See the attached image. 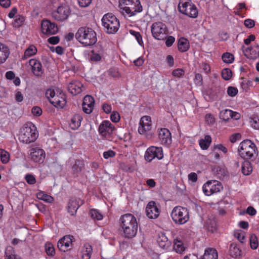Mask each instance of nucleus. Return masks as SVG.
Masks as SVG:
<instances>
[{
  "mask_svg": "<svg viewBox=\"0 0 259 259\" xmlns=\"http://www.w3.org/2000/svg\"><path fill=\"white\" fill-rule=\"evenodd\" d=\"M120 225L123 235L126 238H133L138 231V223L135 217L131 213H126L121 216Z\"/></svg>",
  "mask_w": 259,
  "mask_h": 259,
  "instance_id": "nucleus-1",
  "label": "nucleus"
},
{
  "mask_svg": "<svg viewBox=\"0 0 259 259\" xmlns=\"http://www.w3.org/2000/svg\"><path fill=\"white\" fill-rule=\"evenodd\" d=\"M76 39L85 46L94 45L97 40L96 32L91 28L80 27L75 33Z\"/></svg>",
  "mask_w": 259,
  "mask_h": 259,
  "instance_id": "nucleus-2",
  "label": "nucleus"
},
{
  "mask_svg": "<svg viewBox=\"0 0 259 259\" xmlns=\"http://www.w3.org/2000/svg\"><path fill=\"white\" fill-rule=\"evenodd\" d=\"M119 8L120 11L130 17L136 15L142 11L139 0H119Z\"/></svg>",
  "mask_w": 259,
  "mask_h": 259,
  "instance_id": "nucleus-3",
  "label": "nucleus"
},
{
  "mask_svg": "<svg viewBox=\"0 0 259 259\" xmlns=\"http://www.w3.org/2000/svg\"><path fill=\"white\" fill-rule=\"evenodd\" d=\"M104 30L109 34H113L118 30L120 24L117 18L111 13L104 15L102 19Z\"/></svg>",
  "mask_w": 259,
  "mask_h": 259,
  "instance_id": "nucleus-4",
  "label": "nucleus"
},
{
  "mask_svg": "<svg viewBox=\"0 0 259 259\" xmlns=\"http://www.w3.org/2000/svg\"><path fill=\"white\" fill-rule=\"evenodd\" d=\"M38 134L34 124L22 128L19 135V140L26 144L34 142L37 138Z\"/></svg>",
  "mask_w": 259,
  "mask_h": 259,
  "instance_id": "nucleus-5",
  "label": "nucleus"
},
{
  "mask_svg": "<svg viewBox=\"0 0 259 259\" xmlns=\"http://www.w3.org/2000/svg\"><path fill=\"white\" fill-rule=\"evenodd\" d=\"M170 217L176 224L183 225L189 220V211L186 207L177 206L172 209Z\"/></svg>",
  "mask_w": 259,
  "mask_h": 259,
  "instance_id": "nucleus-6",
  "label": "nucleus"
},
{
  "mask_svg": "<svg viewBox=\"0 0 259 259\" xmlns=\"http://www.w3.org/2000/svg\"><path fill=\"white\" fill-rule=\"evenodd\" d=\"M256 151L255 144L249 140L242 141L239 145L238 152L240 156L244 159H250L254 155Z\"/></svg>",
  "mask_w": 259,
  "mask_h": 259,
  "instance_id": "nucleus-7",
  "label": "nucleus"
},
{
  "mask_svg": "<svg viewBox=\"0 0 259 259\" xmlns=\"http://www.w3.org/2000/svg\"><path fill=\"white\" fill-rule=\"evenodd\" d=\"M178 9L180 13L190 18H195L198 16L197 7L190 0H180Z\"/></svg>",
  "mask_w": 259,
  "mask_h": 259,
  "instance_id": "nucleus-8",
  "label": "nucleus"
},
{
  "mask_svg": "<svg viewBox=\"0 0 259 259\" xmlns=\"http://www.w3.org/2000/svg\"><path fill=\"white\" fill-rule=\"evenodd\" d=\"M46 96L50 102L56 108H63L66 105V97L63 94L56 95L54 90L49 89L46 91Z\"/></svg>",
  "mask_w": 259,
  "mask_h": 259,
  "instance_id": "nucleus-9",
  "label": "nucleus"
},
{
  "mask_svg": "<svg viewBox=\"0 0 259 259\" xmlns=\"http://www.w3.org/2000/svg\"><path fill=\"white\" fill-rule=\"evenodd\" d=\"M151 30L152 36L156 39L163 40L166 37V26L161 22L154 23L151 26Z\"/></svg>",
  "mask_w": 259,
  "mask_h": 259,
  "instance_id": "nucleus-10",
  "label": "nucleus"
},
{
  "mask_svg": "<svg viewBox=\"0 0 259 259\" xmlns=\"http://www.w3.org/2000/svg\"><path fill=\"white\" fill-rule=\"evenodd\" d=\"M223 189L222 183L217 180L208 181L202 187L203 193L207 196H210L214 193L220 192Z\"/></svg>",
  "mask_w": 259,
  "mask_h": 259,
  "instance_id": "nucleus-11",
  "label": "nucleus"
},
{
  "mask_svg": "<svg viewBox=\"0 0 259 259\" xmlns=\"http://www.w3.org/2000/svg\"><path fill=\"white\" fill-rule=\"evenodd\" d=\"M70 14V9L66 5L60 6L52 12L53 18L58 21H63L68 18Z\"/></svg>",
  "mask_w": 259,
  "mask_h": 259,
  "instance_id": "nucleus-12",
  "label": "nucleus"
},
{
  "mask_svg": "<svg viewBox=\"0 0 259 259\" xmlns=\"http://www.w3.org/2000/svg\"><path fill=\"white\" fill-rule=\"evenodd\" d=\"M114 129V125L109 121L104 120L99 125L98 132L102 137L109 140Z\"/></svg>",
  "mask_w": 259,
  "mask_h": 259,
  "instance_id": "nucleus-13",
  "label": "nucleus"
},
{
  "mask_svg": "<svg viewBox=\"0 0 259 259\" xmlns=\"http://www.w3.org/2000/svg\"><path fill=\"white\" fill-rule=\"evenodd\" d=\"M160 212V206L155 201H151L147 204L146 207V214L151 219H155L158 217Z\"/></svg>",
  "mask_w": 259,
  "mask_h": 259,
  "instance_id": "nucleus-14",
  "label": "nucleus"
},
{
  "mask_svg": "<svg viewBox=\"0 0 259 259\" xmlns=\"http://www.w3.org/2000/svg\"><path fill=\"white\" fill-rule=\"evenodd\" d=\"M163 152L161 147L151 146L148 148L145 154V159L148 161H151L155 158L161 159L163 158Z\"/></svg>",
  "mask_w": 259,
  "mask_h": 259,
  "instance_id": "nucleus-15",
  "label": "nucleus"
},
{
  "mask_svg": "<svg viewBox=\"0 0 259 259\" xmlns=\"http://www.w3.org/2000/svg\"><path fill=\"white\" fill-rule=\"evenodd\" d=\"M57 26L48 20H43L41 23V31L46 35H53L58 31Z\"/></svg>",
  "mask_w": 259,
  "mask_h": 259,
  "instance_id": "nucleus-16",
  "label": "nucleus"
},
{
  "mask_svg": "<svg viewBox=\"0 0 259 259\" xmlns=\"http://www.w3.org/2000/svg\"><path fill=\"white\" fill-rule=\"evenodd\" d=\"M31 159L35 162L42 163L46 157L45 151L39 147H32L30 150Z\"/></svg>",
  "mask_w": 259,
  "mask_h": 259,
  "instance_id": "nucleus-17",
  "label": "nucleus"
},
{
  "mask_svg": "<svg viewBox=\"0 0 259 259\" xmlns=\"http://www.w3.org/2000/svg\"><path fill=\"white\" fill-rule=\"evenodd\" d=\"M152 128L151 118L149 116H143L140 121L138 132L140 134H146Z\"/></svg>",
  "mask_w": 259,
  "mask_h": 259,
  "instance_id": "nucleus-18",
  "label": "nucleus"
},
{
  "mask_svg": "<svg viewBox=\"0 0 259 259\" xmlns=\"http://www.w3.org/2000/svg\"><path fill=\"white\" fill-rule=\"evenodd\" d=\"M74 237L72 235H65L58 242L57 247L62 251H66L70 249Z\"/></svg>",
  "mask_w": 259,
  "mask_h": 259,
  "instance_id": "nucleus-19",
  "label": "nucleus"
},
{
  "mask_svg": "<svg viewBox=\"0 0 259 259\" xmlns=\"http://www.w3.org/2000/svg\"><path fill=\"white\" fill-rule=\"evenodd\" d=\"M158 139L161 144L168 146L171 143V133L166 128H162L159 130Z\"/></svg>",
  "mask_w": 259,
  "mask_h": 259,
  "instance_id": "nucleus-20",
  "label": "nucleus"
},
{
  "mask_svg": "<svg viewBox=\"0 0 259 259\" xmlns=\"http://www.w3.org/2000/svg\"><path fill=\"white\" fill-rule=\"evenodd\" d=\"M83 203V200L80 198H72L70 199L68 205V211L71 215H74L78 208Z\"/></svg>",
  "mask_w": 259,
  "mask_h": 259,
  "instance_id": "nucleus-21",
  "label": "nucleus"
},
{
  "mask_svg": "<svg viewBox=\"0 0 259 259\" xmlns=\"http://www.w3.org/2000/svg\"><path fill=\"white\" fill-rule=\"evenodd\" d=\"M95 101L93 97L87 95L84 97L82 106L83 111L87 114H90L93 110Z\"/></svg>",
  "mask_w": 259,
  "mask_h": 259,
  "instance_id": "nucleus-22",
  "label": "nucleus"
},
{
  "mask_svg": "<svg viewBox=\"0 0 259 259\" xmlns=\"http://www.w3.org/2000/svg\"><path fill=\"white\" fill-rule=\"evenodd\" d=\"M244 55L250 59H255L259 57V46L254 45L243 50Z\"/></svg>",
  "mask_w": 259,
  "mask_h": 259,
  "instance_id": "nucleus-23",
  "label": "nucleus"
},
{
  "mask_svg": "<svg viewBox=\"0 0 259 259\" xmlns=\"http://www.w3.org/2000/svg\"><path fill=\"white\" fill-rule=\"evenodd\" d=\"M82 88V84L78 81H72L68 85L69 92L73 95H76L81 93Z\"/></svg>",
  "mask_w": 259,
  "mask_h": 259,
  "instance_id": "nucleus-24",
  "label": "nucleus"
},
{
  "mask_svg": "<svg viewBox=\"0 0 259 259\" xmlns=\"http://www.w3.org/2000/svg\"><path fill=\"white\" fill-rule=\"evenodd\" d=\"M29 65L31 66V70L36 76H40L42 73V66L39 61L36 59H31Z\"/></svg>",
  "mask_w": 259,
  "mask_h": 259,
  "instance_id": "nucleus-25",
  "label": "nucleus"
},
{
  "mask_svg": "<svg viewBox=\"0 0 259 259\" xmlns=\"http://www.w3.org/2000/svg\"><path fill=\"white\" fill-rule=\"evenodd\" d=\"M84 169V164L83 161L76 160L73 165L71 171L73 175L78 177L81 174L82 171Z\"/></svg>",
  "mask_w": 259,
  "mask_h": 259,
  "instance_id": "nucleus-26",
  "label": "nucleus"
},
{
  "mask_svg": "<svg viewBox=\"0 0 259 259\" xmlns=\"http://www.w3.org/2000/svg\"><path fill=\"white\" fill-rule=\"evenodd\" d=\"M218 255L216 249L208 248L205 249L204 253L200 259H218Z\"/></svg>",
  "mask_w": 259,
  "mask_h": 259,
  "instance_id": "nucleus-27",
  "label": "nucleus"
},
{
  "mask_svg": "<svg viewBox=\"0 0 259 259\" xmlns=\"http://www.w3.org/2000/svg\"><path fill=\"white\" fill-rule=\"evenodd\" d=\"M82 117L79 114H74L71 119L70 126L72 130L77 129L81 124Z\"/></svg>",
  "mask_w": 259,
  "mask_h": 259,
  "instance_id": "nucleus-28",
  "label": "nucleus"
},
{
  "mask_svg": "<svg viewBox=\"0 0 259 259\" xmlns=\"http://www.w3.org/2000/svg\"><path fill=\"white\" fill-rule=\"evenodd\" d=\"M10 54L7 46L0 42V63H4Z\"/></svg>",
  "mask_w": 259,
  "mask_h": 259,
  "instance_id": "nucleus-29",
  "label": "nucleus"
},
{
  "mask_svg": "<svg viewBox=\"0 0 259 259\" xmlns=\"http://www.w3.org/2000/svg\"><path fill=\"white\" fill-rule=\"evenodd\" d=\"M179 50L181 52H185L188 51L190 48L188 40L184 37H181L178 42Z\"/></svg>",
  "mask_w": 259,
  "mask_h": 259,
  "instance_id": "nucleus-30",
  "label": "nucleus"
},
{
  "mask_svg": "<svg viewBox=\"0 0 259 259\" xmlns=\"http://www.w3.org/2000/svg\"><path fill=\"white\" fill-rule=\"evenodd\" d=\"M157 243L159 246L163 249L167 248L169 245V241L167 237L163 233H161L159 235L157 238Z\"/></svg>",
  "mask_w": 259,
  "mask_h": 259,
  "instance_id": "nucleus-31",
  "label": "nucleus"
},
{
  "mask_svg": "<svg viewBox=\"0 0 259 259\" xmlns=\"http://www.w3.org/2000/svg\"><path fill=\"white\" fill-rule=\"evenodd\" d=\"M229 254L233 257L240 256L241 250L238 245L235 243H232L229 247Z\"/></svg>",
  "mask_w": 259,
  "mask_h": 259,
  "instance_id": "nucleus-32",
  "label": "nucleus"
},
{
  "mask_svg": "<svg viewBox=\"0 0 259 259\" xmlns=\"http://www.w3.org/2000/svg\"><path fill=\"white\" fill-rule=\"evenodd\" d=\"M211 138L209 135H206L203 139H201L199 141V144L202 150H207L211 143Z\"/></svg>",
  "mask_w": 259,
  "mask_h": 259,
  "instance_id": "nucleus-33",
  "label": "nucleus"
},
{
  "mask_svg": "<svg viewBox=\"0 0 259 259\" xmlns=\"http://www.w3.org/2000/svg\"><path fill=\"white\" fill-rule=\"evenodd\" d=\"M92 247L89 244H85L82 251V259H90L92 254Z\"/></svg>",
  "mask_w": 259,
  "mask_h": 259,
  "instance_id": "nucleus-34",
  "label": "nucleus"
},
{
  "mask_svg": "<svg viewBox=\"0 0 259 259\" xmlns=\"http://www.w3.org/2000/svg\"><path fill=\"white\" fill-rule=\"evenodd\" d=\"M242 172L244 175H249L252 170L251 163L248 161H245L242 164Z\"/></svg>",
  "mask_w": 259,
  "mask_h": 259,
  "instance_id": "nucleus-35",
  "label": "nucleus"
},
{
  "mask_svg": "<svg viewBox=\"0 0 259 259\" xmlns=\"http://www.w3.org/2000/svg\"><path fill=\"white\" fill-rule=\"evenodd\" d=\"M174 249L178 253H181L185 250V247L181 240L175 239L174 242Z\"/></svg>",
  "mask_w": 259,
  "mask_h": 259,
  "instance_id": "nucleus-36",
  "label": "nucleus"
},
{
  "mask_svg": "<svg viewBox=\"0 0 259 259\" xmlns=\"http://www.w3.org/2000/svg\"><path fill=\"white\" fill-rule=\"evenodd\" d=\"M36 48L33 45L30 46L29 48L25 50L23 58L25 59L28 57H30L33 55H34L35 54H36Z\"/></svg>",
  "mask_w": 259,
  "mask_h": 259,
  "instance_id": "nucleus-37",
  "label": "nucleus"
},
{
  "mask_svg": "<svg viewBox=\"0 0 259 259\" xmlns=\"http://www.w3.org/2000/svg\"><path fill=\"white\" fill-rule=\"evenodd\" d=\"M36 196L38 199L44 200L47 202H52L53 200L52 197L45 193L44 192L37 193Z\"/></svg>",
  "mask_w": 259,
  "mask_h": 259,
  "instance_id": "nucleus-38",
  "label": "nucleus"
},
{
  "mask_svg": "<svg viewBox=\"0 0 259 259\" xmlns=\"http://www.w3.org/2000/svg\"><path fill=\"white\" fill-rule=\"evenodd\" d=\"M90 215L94 220H101L103 219V215L97 209H92L90 211Z\"/></svg>",
  "mask_w": 259,
  "mask_h": 259,
  "instance_id": "nucleus-39",
  "label": "nucleus"
},
{
  "mask_svg": "<svg viewBox=\"0 0 259 259\" xmlns=\"http://www.w3.org/2000/svg\"><path fill=\"white\" fill-rule=\"evenodd\" d=\"M45 250L47 255L53 256L55 254V250L53 244L47 242L45 245Z\"/></svg>",
  "mask_w": 259,
  "mask_h": 259,
  "instance_id": "nucleus-40",
  "label": "nucleus"
},
{
  "mask_svg": "<svg viewBox=\"0 0 259 259\" xmlns=\"http://www.w3.org/2000/svg\"><path fill=\"white\" fill-rule=\"evenodd\" d=\"M0 157L2 163L6 164L9 161L10 154L6 151L0 149Z\"/></svg>",
  "mask_w": 259,
  "mask_h": 259,
  "instance_id": "nucleus-41",
  "label": "nucleus"
},
{
  "mask_svg": "<svg viewBox=\"0 0 259 259\" xmlns=\"http://www.w3.org/2000/svg\"><path fill=\"white\" fill-rule=\"evenodd\" d=\"M232 110L226 109L220 112V117L225 121L229 120L231 117Z\"/></svg>",
  "mask_w": 259,
  "mask_h": 259,
  "instance_id": "nucleus-42",
  "label": "nucleus"
},
{
  "mask_svg": "<svg viewBox=\"0 0 259 259\" xmlns=\"http://www.w3.org/2000/svg\"><path fill=\"white\" fill-rule=\"evenodd\" d=\"M223 61L226 63H231L234 60V56L230 53H224L222 56Z\"/></svg>",
  "mask_w": 259,
  "mask_h": 259,
  "instance_id": "nucleus-43",
  "label": "nucleus"
},
{
  "mask_svg": "<svg viewBox=\"0 0 259 259\" xmlns=\"http://www.w3.org/2000/svg\"><path fill=\"white\" fill-rule=\"evenodd\" d=\"M102 56L101 53H97L95 50H93L90 54V59L93 61H98L101 59Z\"/></svg>",
  "mask_w": 259,
  "mask_h": 259,
  "instance_id": "nucleus-44",
  "label": "nucleus"
},
{
  "mask_svg": "<svg viewBox=\"0 0 259 259\" xmlns=\"http://www.w3.org/2000/svg\"><path fill=\"white\" fill-rule=\"evenodd\" d=\"M232 75L231 70L229 68H225L223 69L222 71V77L226 80H229Z\"/></svg>",
  "mask_w": 259,
  "mask_h": 259,
  "instance_id": "nucleus-45",
  "label": "nucleus"
},
{
  "mask_svg": "<svg viewBox=\"0 0 259 259\" xmlns=\"http://www.w3.org/2000/svg\"><path fill=\"white\" fill-rule=\"evenodd\" d=\"M234 236L241 242L243 243L245 240V233L241 230H237L234 232Z\"/></svg>",
  "mask_w": 259,
  "mask_h": 259,
  "instance_id": "nucleus-46",
  "label": "nucleus"
},
{
  "mask_svg": "<svg viewBox=\"0 0 259 259\" xmlns=\"http://www.w3.org/2000/svg\"><path fill=\"white\" fill-rule=\"evenodd\" d=\"M250 245L252 249H256L258 246V240L255 235H251L250 238Z\"/></svg>",
  "mask_w": 259,
  "mask_h": 259,
  "instance_id": "nucleus-47",
  "label": "nucleus"
},
{
  "mask_svg": "<svg viewBox=\"0 0 259 259\" xmlns=\"http://www.w3.org/2000/svg\"><path fill=\"white\" fill-rule=\"evenodd\" d=\"M130 33L132 35H133L135 37L136 40H137V41H138V42L139 43V45L142 46L143 44V40H142V38L141 35L140 34V33L139 32L135 31H134L133 30H130Z\"/></svg>",
  "mask_w": 259,
  "mask_h": 259,
  "instance_id": "nucleus-48",
  "label": "nucleus"
},
{
  "mask_svg": "<svg viewBox=\"0 0 259 259\" xmlns=\"http://www.w3.org/2000/svg\"><path fill=\"white\" fill-rule=\"evenodd\" d=\"M25 180L28 184L33 185L36 183V181L34 176L32 174H27L25 176Z\"/></svg>",
  "mask_w": 259,
  "mask_h": 259,
  "instance_id": "nucleus-49",
  "label": "nucleus"
},
{
  "mask_svg": "<svg viewBox=\"0 0 259 259\" xmlns=\"http://www.w3.org/2000/svg\"><path fill=\"white\" fill-rule=\"evenodd\" d=\"M216 150L222 151L224 154H226L228 152L227 148L221 144L214 145L213 147V150Z\"/></svg>",
  "mask_w": 259,
  "mask_h": 259,
  "instance_id": "nucleus-50",
  "label": "nucleus"
},
{
  "mask_svg": "<svg viewBox=\"0 0 259 259\" xmlns=\"http://www.w3.org/2000/svg\"><path fill=\"white\" fill-rule=\"evenodd\" d=\"M41 109L38 106H34L31 109V113L34 116H39L42 114Z\"/></svg>",
  "mask_w": 259,
  "mask_h": 259,
  "instance_id": "nucleus-51",
  "label": "nucleus"
},
{
  "mask_svg": "<svg viewBox=\"0 0 259 259\" xmlns=\"http://www.w3.org/2000/svg\"><path fill=\"white\" fill-rule=\"evenodd\" d=\"M238 93V90L236 88L229 87L227 90V93L228 95L231 97L235 96Z\"/></svg>",
  "mask_w": 259,
  "mask_h": 259,
  "instance_id": "nucleus-52",
  "label": "nucleus"
},
{
  "mask_svg": "<svg viewBox=\"0 0 259 259\" xmlns=\"http://www.w3.org/2000/svg\"><path fill=\"white\" fill-rule=\"evenodd\" d=\"M115 155V152L111 150L105 151L103 153V157L105 159H108L109 158L114 157Z\"/></svg>",
  "mask_w": 259,
  "mask_h": 259,
  "instance_id": "nucleus-53",
  "label": "nucleus"
},
{
  "mask_svg": "<svg viewBox=\"0 0 259 259\" xmlns=\"http://www.w3.org/2000/svg\"><path fill=\"white\" fill-rule=\"evenodd\" d=\"M92 0H78L80 7L85 8L88 7L91 3Z\"/></svg>",
  "mask_w": 259,
  "mask_h": 259,
  "instance_id": "nucleus-54",
  "label": "nucleus"
},
{
  "mask_svg": "<svg viewBox=\"0 0 259 259\" xmlns=\"http://www.w3.org/2000/svg\"><path fill=\"white\" fill-rule=\"evenodd\" d=\"M250 124L252 127L255 129H259V119L257 118H254L251 119Z\"/></svg>",
  "mask_w": 259,
  "mask_h": 259,
  "instance_id": "nucleus-55",
  "label": "nucleus"
},
{
  "mask_svg": "<svg viewBox=\"0 0 259 259\" xmlns=\"http://www.w3.org/2000/svg\"><path fill=\"white\" fill-rule=\"evenodd\" d=\"M111 120L114 122H117L120 119V116L118 112H113L110 116Z\"/></svg>",
  "mask_w": 259,
  "mask_h": 259,
  "instance_id": "nucleus-56",
  "label": "nucleus"
},
{
  "mask_svg": "<svg viewBox=\"0 0 259 259\" xmlns=\"http://www.w3.org/2000/svg\"><path fill=\"white\" fill-rule=\"evenodd\" d=\"M172 74L174 76L178 77H180L184 75V71L182 69H177L174 70Z\"/></svg>",
  "mask_w": 259,
  "mask_h": 259,
  "instance_id": "nucleus-57",
  "label": "nucleus"
},
{
  "mask_svg": "<svg viewBox=\"0 0 259 259\" xmlns=\"http://www.w3.org/2000/svg\"><path fill=\"white\" fill-rule=\"evenodd\" d=\"M201 68L203 71L206 73L209 74L211 71V68L209 64L206 63H203L201 64Z\"/></svg>",
  "mask_w": 259,
  "mask_h": 259,
  "instance_id": "nucleus-58",
  "label": "nucleus"
},
{
  "mask_svg": "<svg viewBox=\"0 0 259 259\" xmlns=\"http://www.w3.org/2000/svg\"><path fill=\"white\" fill-rule=\"evenodd\" d=\"M244 25L246 27L251 28H252L254 25V21L251 19H247L244 21Z\"/></svg>",
  "mask_w": 259,
  "mask_h": 259,
  "instance_id": "nucleus-59",
  "label": "nucleus"
},
{
  "mask_svg": "<svg viewBox=\"0 0 259 259\" xmlns=\"http://www.w3.org/2000/svg\"><path fill=\"white\" fill-rule=\"evenodd\" d=\"M60 38L58 36H52L48 39V41L53 45H56L59 42Z\"/></svg>",
  "mask_w": 259,
  "mask_h": 259,
  "instance_id": "nucleus-60",
  "label": "nucleus"
},
{
  "mask_svg": "<svg viewBox=\"0 0 259 259\" xmlns=\"http://www.w3.org/2000/svg\"><path fill=\"white\" fill-rule=\"evenodd\" d=\"M205 120L208 124H211L214 122L215 119L212 115L208 114L205 115Z\"/></svg>",
  "mask_w": 259,
  "mask_h": 259,
  "instance_id": "nucleus-61",
  "label": "nucleus"
},
{
  "mask_svg": "<svg viewBox=\"0 0 259 259\" xmlns=\"http://www.w3.org/2000/svg\"><path fill=\"white\" fill-rule=\"evenodd\" d=\"M188 180L193 183H195L197 180V175L195 172H191L188 175Z\"/></svg>",
  "mask_w": 259,
  "mask_h": 259,
  "instance_id": "nucleus-62",
  "label": "nucleus"
},
{
  "mask_svg": "<svg viewBox=\"0 0 259 259\" xmlns=\"http://www.w3.org/2000/svg\"><path fill=\"white\" fill-rule=\"evenodd\" d=\"M0 5L5 8H9L11 5V0H0Z\"/></svg>",
  "mask_w": 259,
  "mask_h": 259,
  "instance_id": "nucleus-63",
  "label": "nucleus"
},
{
  "mask_svg": "<svg viewBox=\"0 0 259 259\" xmlns=\"http://www.w3.org/2000/svg\"><path fill=\"white\" fill-rule=\"evenodd\" d=\"M24 21V18L23 17L22 18H17L16 19H15L14 23H13V25L15 26V27H19L20 26H21L23 22Z\"/></svg>",
  "mask_w": 259,
  "mask_h": 259,
  "instance_id": "nucleus-64",
  "label": "nucleus"
}]
</instances>
